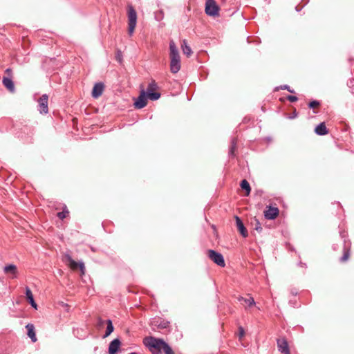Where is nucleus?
<instances>
[{
	"instance_id": "10",
	"label": "nucleus",
	"mask_w": 354,
	"mask_h": 354,
	"mask_svg": "<svg viewBox=\"0 0 354 354\" xmlns=\"http://www.w3.org/2000/svg\"><path fill=\"white\" fill-rule=\"evenodd\" d=\"M48 95L46 94H44L41 95V97L39 98V100L38 101L39 106V112L41 114H46L48 112Z\"/></svg>"
},
{
	"instance_id": "35",
	"label": "nucleus",
	"mask_w": 354,
	"mask_h": 354,
	"mask_svg": "<svg viewBox=\"0 0 354 354\" xmlns=\"http://www.w3.org/2000/svg\"><path fill=\"white\" fill-rule=\"evenodd\" d=\"M103 324H104L103 320H102V319H101L100 318V319H99V324H100V325H103Z\"/></svg>"
},
{
	"instance_id": "3",
	"label": "nucleus",
	"mask_w": 354,
	"mask_h": 354,
	"mask_svg": "<svg viewBox=\"0 0 354 354\" xmlns=\"http://www.w3.org/2000/svg\"><path fill=\"white\" fill-rule=\"evenodd\" d=\"M128 33L132 35L137 24V13L133 7L131 5L128 6Z\"/></svg>"
},
{
	"instance_id": "15",
	"label": "nucleus",
	"mask_w": 354,
	"mask_h": 354,
	"mask_svg": "<svg viewBox=\"0 0 354 354\" xmlns=\"http://www.w3.org/2000/svg\"><path fill=\"white\" fill-rule=\"evenodd\" d=\"M26 328L28 330V336L31 339L32 342H36L37 341V339L36 337L34 325L32 324H28L26 326Z\"/></svg>"
},
{
	"instance_id": "5",
	"label": "nucleus",
	"mask_w": 354,
	"mask_h": 354,
	"mask_svg": "<svg viewBox=\"0 0 354 354\" xmlns=\"http://www.w3.org/2000/svg\"><path fill=\"white\" fill-rule=\"evenodd\" d=\"M205 10L209 16L218 17L219 15V7L214 0H206Z\"/></svg>"
},
{
	"instance_id": "22",
	"label": "nucleus",
	"mask_w": 354,
	"mask_h": 354,
	"mask_svg": "<svg viewBox=\"0 0 354 354\" xmlns=\"http://www.w3.org/2000/svg\"><path fill=\"white\" fill-rule=\"evenodd\" d=\"M241 187L246 191L245 196H249L251 188L249 183L246 180H243L241 182Z\"/></svg>"
},
{
	"instance_id": "17",
	"label": "nucleus",
	"mask_w": 354,
	"mask_h": 354,
	"mask_svg": "<svg viewBox=\"0 0 354 354\" xmlns=\"http://www.w3.org/2000/svg\"><path fill=\"white\" fill-rule=\"evenodd\" d=\"M3 84L4 86L10 92L13 93L15 91V85L9 77H3L2 80Z\"/></svg>"
},
{
	"instance_id": "14",
	"label": "nucleus",
	"mask_w": 354,
	"mask_h": 354,
	"mask_svg": "<svg viewBox=\"0 0 354 354\" xmlns=\"http://www.w3.org/2000/svg\"><path fill=\"white\" fill-rule=\"evenodd\" d=\"M4 273L6 274H11L12 278H16L17 274V268L15 265L10 264L4 267Z\"/></svg>"
},
{
	"instance_id": "18",
	"label": "nucleus",
	"mask_w": 354,
	"mask_h": 354,
	"mask_svg": "<svg viewBox=\"0 0 354 354\" xmlns=\"http://www.w3.org/2000/svg\"><path fill=\"white\" fill-rule=\"evenodd\" d=\"M26 298H27L28 301H29V303L30 304V305L34 308L37 309V304L35 303V301L34 300L33 295L32 293V291L28 287L26 288Z\"/></svg>"
},
{
	"instance_id": "16",
	"label": "nucleus",
	"mask_w": 354,
	"mask_h": 354,
	"mask_svg": "<svg viewBox=\"0 0 354 354\" xmlns=\"http://www.w3.org/2000/svg\"><path fill=\"white\" fill-rule=\"evenodd\" d=\"M120 346V341L118 339H113L109 344V353L115 354Z\"/></svg>"
},
{
	"instance_id": "23",
	"label": "nucleus",
	"mask_w": 354,
	"mask_h": 354,
	"mask_svg": "<svg viewBox=\"0 0 354 354\" xmlns=\"http://www.w3.org/2000/svg\"><path fill=\"white\" fill-rule=\"evenodd\" d=\"M106 324H107V327H106V330L105 335H104V338L108 337L109 335H110L114 329L113 326L112 324V322L111 320H107Z\"/></svg>"
},
{
	"instance_id": "11",
	"label": "nucleus",
	"mask_w": 354,
	"mask_h": 354,
	"mask_svg": "<svg viewBox=\"0 0 354 354\" xmlns=\"http://www.w3.org/2000/svg\"><path fill=\"white\" fill-rule=\"evenodd\" d=\"M277 346L279 351L283 354H290L288 342L285 338H279L277 339Z\"/></svg>"
},
{
	"instance_id": "19",
	"label": "nucleus",
	"mask_w": 354,
	"mask_h": 354,
	"mask_svg": "<svg viewBox=\"0 0 354 354\" xmlns=\"http://www.w3.org/2000/svg\"><path fill=\"white\" fill-rule=\"evenodd\" d=\"M317 134L320 136L326 135L328 133L324 122L320 123L315 129Z\"/></svg>"
},
{
	"instance_id": "13",
	"label": "nucleus",
	"mask_w": 354,
	"mask_h": 354,
	"mask_svg": "<svg viewBox=\"0 0 354 354\" xmlns=\"http://www.w3.org/2000/svg\"><path fill=\"white\" fill-rule=\"evenodd\" d=\"M104 86L102 83H97L94 85L92 90V96L94 98L99 97L103 93Z\"/></svg>"
},
{
	"instance_id": "2",
	"label": "nucleus",
	"mask_w": 354,
	"mask_h": 354,
	"mask_svg": "<svg viewBox=\"0 0 354 354\" xmlns=\"http://www.w3.org/2000/svg\"><path fill=\"white\" fill-rule=\"evenodd\" d=\"M170 71L172 73H178L180 69V57L178 50L173 40L169 42Z\"/></svg>"
},
{
	"instance_id": "31",
	"label": "nucleus",
	"mask_w": 354,
	"mask_h": 354,
	"mask_svg": "<svg viewBox=\"0 0 354 354\" xmlns=\"http://www.w3.org/2000/svg\"><path fill=\"white\" fill-rule=\"evenodd\" d=\"M168 322H164V323H160L159 325H158V327L161 328H166L168 326Z\"/></svg>"
},
{
	"instance_id": "12",
	"label": "nucleus",
	"mask_w": 354,
	"mask_h": 354,
	"mask_svg": "<svg viewBox=\"0 0 354 354\" xmlns=\"http://www.w3.org/2000/svg\"><path fill=\"white\" fill-rule=\"evenodd\" d=\"M234 218L236 220V227H237L239 232L243 237H247L248 235V230H246V228L245 227V226L243 225V223L242 222L241 218L237 216H234Z\"/></svg>"
},
{
	"instance_id": "4",
	"label": "nucleus",
	"mask_w": 354,
	"mask_h": 354,
	"mask_svg": "<svg viewBox=\"0 0 354 354\" xmlns=\"http://www.w3.org/2000/svg\"><path fill=\"white\" fill-rule=\"evenodd\" d=\"M63 261L66 263V265L73 271H76L80 270L81 272V274H84L85 272V267L84 264L82 262H76L74 261L71 257L65 254L63 256Z\"/></svg>"
},
{
	"instance_id": "20",
	"label": "nucleus",
	"mask_w": 354,
	"mask_h": 354,
	"mask_svg": "<svg viewBox=\"0 0 354 354\" xmlns=\"http://www.w3.org/2000/svg\"><path fill=\"white\" fill-rule=\"evenodd\" d=\"M181 48L183 53L187 55V57H190L192 55V50L185 39L182 42Z\"/></svg>"
},
{
	"instance_id": "8",
	"label": "nucleus",
	"mask_w": 354,
	"mask_h": 354,
	"mask_svg": "<svg viewBox=\"0 0 354 354\" xmlns=\"http://www.w3.org/2000/svg\"><path fill=\"white\" fill-rule=\"evenodd\" d=\"M147 97L146 91L142 88L139 96L135 100L133 104L135 108L140 109L145 107L147 104Z\"/></svg>"
},
{
	"instance_id": "1",
	"label": "nucleus",
	"mask_w": 354,
	"mask_h": 354,
	"mask_svg": "<svg viewBox=\"0 0 354 354\" xmlns=\"http://www.w3.org/2000/svg\"><path fill=\"white\" fill-rule=\"evenodd\" d=\"M144 345L152 354H174L170 346L162 339L156 338L152 336L146 337L143 339Z\"/></svg>"
},
{
	"instance_id": "32",
	"label": "nucleus",
	"mask_w": 354,
	"mask_h": 354,
	"mask_svg": "<svg viewBox=\"0 0 354 354\" xmlns=\"http://www.w3.org/2000/svg\"><path fill=\"white\" fill-rule=\"evenodd\" d=\"M5 73L8 75V77H10L12 76V70L10 68H7Z\"/></svg>"
},
{
	"instance_id": "26",
	"label": "nucleus",
	"mask_w": 354,
	"mask_h": 354,
	"mask_svg": "<svg viewBox=\"0 0 354 354\" xmlns=\"http://www.w3.org/2000/svg\"><path fill=\"white\" fill-rule=\"evenodd\" d=\"M344 254L342 257L340 259L341 262H346L350 257V249L347 248H344Z\"/></svg>"
},
{
	"instance_id": "7",
	"label": "nucleus",
	"mask_w": 354,
	"mask_h": 354,
	"mask_svg": "<svg viewBox=\"0 0 354 354\" xmlns=\"http://www.w3.org/2000/svg\"><path fill=\"white\" fill-rule=\"evenodd\" d=\"M158 86L154 80H151L147 89V95L151 100H156L160 98V93L156 92Z\"/></svg>"
},
{
	"instance_id": "25",
	"label": "nucleus",
	"mask_w": 354,
	"mask_h": 354,
	"mask_svg": "<svg viewBox=\"0 0 354 354\" xmlns=\"http://www.w3.org/2000/svg\"><path fill=\"white\" fill-rule=\"evenodd\" d=\"M251 224L258 232H261L262 231L261 225L259 220L256 218H254V220L251 222Z\"/></svg>"
},
{
	"instance_id": "30",
	"label": "nucleus",
	"mask_w": 354,
	"mask_h": 354,
	"mask_svg": "<svg viewBox=\"0 0 354 354\" xmlns=\"http://www.w3.org/2000/svg\"><path fill=\"white\" fill-rule=\"evenodd\" d=\"M287 99L290 102H295L296 101H297V97L296 96H294V95H288L287 97Z\"/></svg>"
},
{
	"instance_id": "6",
	"label": "nucleus",
	"mask_w": 354,
	"mask_h": 354,
	"mask_svg": "<svg viewBox=\"0 0 354 354\" xmlns=\"http://www.w3.org/2000/svg\"><path fill=\"white\" fill-rule=\"evenodd\" d=\"M207 257L216 265L223 268L225 266V262L223 256L213 250H208L207 252Z\"/></svg>"
},
{
	"instance_id": "21",
	"label": "nucleus",
	"mask_w": 354,
	"mask_h": 354,
	"mask_svg": "<svg viewBox=\"0 0 354 354\" xmlns=\"http://www.w3.org/2000/svg\"><path fill=\"white\" fill-rule=\"evenodd\" d=\"M239 301H243L242 304L245 305V307L247 306H252L255 304V301L252 297H249V298H243L242 297H240L238 298Z\"/></svg>"
},
{
	"instance_id": "24",
	"label": "nucleus",
	"mask_w": 354,
	"mask_h": 354,
	"mask_svg": "<svg viewBox=\"0 0 354 354\" xmlns=\"http://www.w3.org/2000/svg\"><path fill=\"white\" fill-rule=\"evenodd\" d=\"M308 106L309 108L313 109L314 110V113H317V111L316 109L319 108L320 102L317 100H313L309 102Z\"/></svg>"
},
{
	"instance_id": "29",
	"label": "nucleus",
	"mask_w": 354,
	"mask_h": 354,
	"mask_svg": "<svg viewBox=\"0 0 354 354\" xmlns=\"http://www.w3.org/2000/svg\"><path fill=\"white\" fill-rule=\"evenodd\" d=\"M239 335L240 339L242 338L245 335V331L242 326L239 327Z\"/></svg>"
},
{
	"instance_id": "34",
	"label": "nucleus",
	"mask_w": 354,
	"mask_h": 354,
	"mask_svg": "<svg viewBox=\"0 0 354 354\" xmlns=\"http://www.w3.org/2000/svg\"><path fill=\"white\" fill-rule=\"evenodd\" d=\"M283 89H287V90H288L289 92H290V93H293V91L290 90V89L289 88V87H288V86H286H286H284L283 87Z\"/></svg>"
},
{
	"instance_id": "9",
	"label": "nucleus",
	"mask_w": 354,
	"mask_h": 354,
	"mask_svg": "<svg viewBox=\"0 0 354 354\" xmlns=\"http://www.w3.org/2000/svg\"><path fill=\"white\" fill-rule=\"evenodd\" d=\"M279 213V210L277 207L271 206H267L266 209L263 212L265 218L270 220L276 218Z\"/></svg>"
},
{
	"instance_id": "33",
	"label": "nucleus",
	"mask_w": 354,
	"mask_h": 354,
	"mask_svg": "<svg viewBox=\"0 0 354 354\" xmlns=\"http://www.w3.org/2000/svg\"><path fill=\"white\" fill-rule=\"evenodd\" d=\"M117 57V59H118L120 62H121V60H122V59H121V53H120V51L118 53V55H117V57Z\"/></svg>"
},
{
	"instance_id": "28",
	"label": "nucleus",
	"mask_w": 354,
	"mask_h": 354,
	"mask_svg": "<svg viewBox=\"0 0 354 354\" xmlns=\"http://www.w3.org/2000/svg\"><path fill=\"white\" fill-rule=\"evenodd\" d=\"M236 140H233V141L232 142V146L230 149V153L232 156H234V152H235V150L236 148Z\"/></svg>"
},
{
	"instance_id": "27",
	"label": "nucleus",
	"mask_w": 354,
	"mask_h": 354,
	"mask_svg": "<svg viewBox=\"0 0 354 354\" xmlns=\"http://www.w3.org/2000/svg\"><path fill=\"white\" fill-rule=\"evenodd\" d=\"M68 210L65 207L62 212H58L57 216L59 218L63 220L68 215Z\"/></svg>"
}]
</instances>
